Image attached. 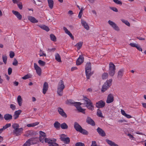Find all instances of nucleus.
<instances>
[{
    "instance_id": "obj_41",
    "label": "nucleus",
    "mask_w": 146,
    "mask_h": 146,
    "mask_svg": "<svg viewBox=\"0 0 146 146\" xmlns=\"http://www.w3.org/2000/svg\"><path fill=\"white\" fill-rule=\"evenodd\" d=\"M39 55L40 56H44L45 57L46 56V54L44 53V51L41 49L40 50Z\"/></svg>"
},
{
    "instance_id": "obj_30",
    "label": "nucleus",
    "mask_w": 146,
    "mask_h": 146,
    "mask_svg": "<svg viewBox=\"0 0 146 146\" xmlns=\"http://www.w3.org/2000/svg\"><path fill=\"white\" fill-rule=\"evenodd\" d=\"M22 99L21 96H19L17 98V101L19 105L20 106H21L22 105Z\"/></svg>"
},
{
    "instance_id": "obj_13",
    "label": "nucleus",
    "mask_w": 146,
    "mask_h": 146,
    "mask_svg": "<svg viewBox=\"0 0 146 146\" xmlns=\"http://www.w3.org/2000/svg\"><path fill=\"white\" fill-rule=\"evenodd\" d=\"M97 131L101 136L104 137L106 136V134L105 131L100 128L98 127L97 129Z\"/></svg>"
},
{
    "instance_id": "obj_32",
    "label": "nucleus",
    "mask_w": 146,
    "mask_h": 146,
    "mask_svg": "<svg viewBox=\"0 0 146 146\" xmlns=\"http://www.w3.org/2000/svg\"><path fill=\"white\" fill-rule=\"evenodd\" d=\"M39 27L42 29L45 30L47 31H49V28L44 25H40Z\"/></svg>"
},
{
    "instance_id": "obj_18",
    "label": "nucleus",
    "mask_w": 146,
    "mask_h": 146,
    "mask_svg": "<svg viewBox=\"0 0 146 146\" xmlns=\"http://www.w3.org/2000/svg\"><path fill=\"white\" fill-rule=\"evenodd\" d=\"M12 13L19 20H20L22 19V16L18 12L13 10Z\"/></svg>"
},
{
    "instance_id": "obj_17",
    "label": "nucleus",
    "mask_w": 146,
    "mask_h": 146,
    "mask_svg": "<svg viewBox=\"0 0 146 146\" xmlns=\"http://www.w3.org/2000/svg\"><path fill=\"white\" fill-rule=\"evenodd\" d=\"M21 112L22 111L20 110L16 111L14 112L13 115L14 119H17L19 117V115L21 114Z\"/></svg>"
},
{
    "instance_id": "obj_60",
    "label": "nucleus",
    "mask_w": 146,
    "mask_h": 146,
    "mask_svg": "<svg viewBox=\"0 0 146 146\" xmlns=\"http://www.w3.org/2000/svg\"><path fill=\"white\" fill-rule=\"evenodd\" d=\"M12 69L10 67L8 69V74L9 75H10L11 73H12Z\"/></svg>"
},
{
    "instance_id": "obj_24",
    "label": "nucleus",
    "mask_w": 146,
    "mask_h": 146,
    "mask_svg": "<svg viewBox=\"0 0 146 146\" xmlns=\"http://www.w3.org/2000/svg\"><path fill=\"white\" fill-rule=\"evenodd\" d=\"M124 72V69H120L118 72L117 78H121L122 77Z\"/></svg>"
},
{
    "instance_id": "obj_51",
    "label": "nucleus",
    "mask_w": 146,
    "mask_h": 146,
    "mask_svg": "<svg viewBox=\"0 0 146 146\" xmlns=\"http://www.w3.org/2000/svg\"><path fill=\"white\" fill-rule=\"evenodd\" d=\"M11 126V123L7 124L5 126H3V128L4 130H5V129H7V128H8L9 127H10Z\"/></svg>"
},
{
    "instance_id": "obj_62",
    "label": "nucleus",
    "mask_w": 146,
    "mask_h": 146,
    "mask_svg": "<svg viewBox=\"0 0 146 146\" xmlns=\"http://www.w3.org/2000/svg\"><path fill=\"white\" fill-rule=\"evenodd\" d=\"M137 44H136L135 43H131L130 44V45L131 46L133 47H136V46H137Z\"/></svg>"
},
{
    "instance_id": "obj_15",
    "label": "nucleus",
    "mask_w": 146,
    "mask_h": 146,
    "mask_svg": "<svg viewBox=\"0 0 146 146\" xmlns=\"http://www.w3.org/2000/svg\"><path fill=\"white\" fill-rule=\"evenodd\" d=\"M113 97L111 94H109L107 97L106 100V102L107 103H110L113 102Z\"/></svg>"
},
{
    "instance_id": "obj_64",
    "label": "nucleus",
    "mask_w": 146,
    "mask_h": 146,
    "mask_svg": "<svg viewBox=\"0 0 146 146\" xmlns=\"http://www.w3.org/2000/svg\"><path fill=\"white\" fill-rule=\"evenodd\" d=\"M110 8L111 10H112L114 11H115V12H118L117 9L115 7H111Z\"/></svg>"
},
{
    "instance_id": "obj_12",
    "label": "nucleus",
    "mask_w": 146,
    "mask_h": 146,
    "mask_svg": "<svg viewBox=\"0 0 146 146\" xmlns=\"http://www.w3.org/2000/svg\"><path fill=\"white\" fill-rule=\"evenodd\" d=\"M58 111L59 114L62 117H66L67 115L66 113L61 108L59 107L58 108Z\"/></svg>"
},
{
    "instance_id": "obj_22",
    "label": "nucleus",
    "mask_w": 146,
    "mask_h": 146,
    "mask_svg": "<svg viewBox=\"0 0 146 146\" xmlns=\"http://www.w3.org/2000/svg\"><path fill=\"white\" fill-rule=\"evenodd\" d=\"M81 23L83 26L87 30H88L89 29V27L87 23L84 21L82 20Z\"/></svg>"
},
{
    "instance_id": "obj_19",
    "label": "nucleus",
    "mask_w": 146,
    "mask_h": 146,
    "mask_svg": "<svg viewBox=\"0 0 146 146\" xmlns=\"http://www.w3.org/2000/svg\"><path fill=\"white\" fill-rule=\"evenodd\" d=\"M48 88V84L46 82H45L43 84V89L42 92L45 94L47 91Z\"/></svg>"
},
{
    "instance_id": "obj_34",
    "label": "nucleus",
    "mask_w": 146,
    "mask_h": 146,
    "mask_svg": "<svg viewBox=\"0 0 146 146\" xmlns=\"http://www.w3.org/2000/svg\"><path fill=\"white\" fill-rule=\"evenodd\" d=\"M55 59L58 62H61L60 57L58 53H56L55 55Z\"/></svg>"
},
{
    "instance_id": "obj_39",
    "label": "nucleus",
    "mask_w": 146,
    "mask_h": 146,
    "mask_svg": "<svg viewBox=\"0 0 146 146\" xmlns=\"http://www.w3.org/2000/svg\"><path fill=\"white\" fill-rule=\"evenodd\" d=\"M50 38L51 40L54 41L55 42L56 41V38L55 36L53 34H51L50 35Z\"/></svg>"
},
{
    "instance_id": "obj_9",
    "label": "nucleus",
    "mask_w": 146,
    "mask_h": 146,
    "mask_svg": "<svg viewBox=\"0 0 146 146\" xmlns=\"http://www.w3.org/2000/svg\"><path fill=\"white\" fill-rule=\"evenodd\" d=\"M34 67L36 71V73L38 75L40 76L42 72L41 68L35 63L34 64Z\"/></svg>"
},
{
    "instance_id": "obj_25",
    "label": "nucleus",
    "mask_w": 146,
    "mask_h": 146,
    "mask_svg": "<svg viewBox=\"0 0 146 146\" xmlns=\"http://www.w3.org/2000/svg\"><path fill=\"white\" fill-rule=\"evenodd\" d=\"M28 19L31 22L34 23H37L38 21L34 17L29 16L28 17Z\"/></svg>"
},
{
    "instance_id": "obj_56",
    "label": "nucleus",
    "mask_w": 146,
    "mask_h": 146,
    "mask_svg": "<svg viewBox=\"0 0 146 146\" xmlns=\"http://www.w3.org/2000/svg\"><path fill=\"white\" fill-rule=\"evenodd\" d=\"M76 146H85V145L83 143L78 142L76 143Z\"/></svg>"
},
{
    "instance_id": "obj_29",
    "label": "nucleus",
    "mask_w": 146,
    "mask_h": 146,
    "mask_svg": "<svg viewBox=\"0 0 146 146\" xmlns=\"http://www.w3.org/2000/svg\"><path fill=\"white\" fill-rule=\"evenodd\" d=\"M83 42L80 41L77 43L75 46H76L77 47L78 50H79L81 48L83 44Z\"/></svg>"
},
{
    "instance_id": "obj_58",
    "label": "nucleus",
    "mask_w": 146,
    "mask_h": 146,
    "mask_svg": "<svg viewBox=\"0 0 146 146\" xmlns=\"http://www.w3.org/2000/svg\"><path fill=\"white\" fill-rule=\"evenodd\" d=\"M10 107L13 110H15L16 109L15 106L13 104H11L10 106Z\"/></svg>"
},
{
    "instance_id": "obj_21",
    "label": "nucleus",
    "mask_w": 146,
    "mask_h": 146,
    "mask_svg": "<svg viewBox=\"0 0 146 146\" xmlns=\"http://www.w3.org/2000/svg\"><path fill=\"white\" fill-rule=\"evenodd\" d=\"M63 29L64 30L65 33L68 34V35H69V36L70 37V38H71V39H72V40L74 39L73 36L72 35V34L70 33V32L68 30L66 27H64Z\"/></svg>"
},
{
    "instance_id": "obj_10",
    "label": "nucleus",
    "mask_w": 146,
    "mask_h": 146,
    "mask_svg": "<svg viewBox=\"0 0 146 146\" xmlns=\"http://www.w3.org/2000/svg\"><path fill=\"white\" fill-rule=\"evenodd\" d=\"M34 139L33 138L28 139L22 146H30L31 144H34L33 141Z\"/></svg>"
},
{
    "instance_id": "obj_53",
    "label": "nucleus",
    "mask_w": 146,
    "mask_h": 146,
    "mask_svg": "<svg viewBox=\"0 0 146 146\" xmlns=\"http://www.w3.org/2000/svg\"><path fill=\"white\" fill-rule=\"evenodd\" d=\"M66 135L64 134H62L60 136V139L61 141H63V140L66 138Z\"/></svg>"
},
{
    "instance_id": "obj_27",
    "label": "nucleus",
    "mask_w": 146,
    "mask_h": 146,
    "mask_svg": "<svg viewBox=\"0 0 146 146\" xmlns=\"http://www.w3.org/2000/svg\"><path fill=\"white\" fill-rule=\"evenodd\" d=\"M54 127L57 129H59L60 127V123L57 121H56L54 124Z\"/></svg>"
},
{
    "instance_id": "obj_59",
    "label": "nucleus",
    "mask_w": 146,
    "mask_h": 146,
    "mask_svg": "<svg viewBox=\"0 0 146 146\" xmlns=\"http://www.w3.org/2000/svg\"><path fill=\"white\" fill-rule=\"evenodd\" d=\"M136 48L140 51H142V49L141 48V46L138 44L137 45V46H136Z\"/></svg>"
},
{
    "instance_id": "obj_45",
    "label": "nucleus",
    "mask_w": 146,
    "mask_h": 146,
    "mask_svg": "<svg viewBox=\"0 0 146 146\" xmlns=\"http://www.w3.org/2000/svg\"><path fill=\"white\" fill-rule=\"evenodd\" d=\"M39 137H46V135L45 133L42 131H39Z\"/></svg>"
},
{
    "instance_id": "obj_26",
    "label": "nucleus",
    "mask_w": 146,
    "mask_h": 146,
    "mask_svg": "<svg viewBox=\"0 0 146 146\" xmlns=\"http://www.w3.org/2000/svg\"><path fill=\"white\" fill-rule=\"evenodd\" d=\"M86 106L89 110L92 111L94 110V107L92 103L91 102L86 104Z\"/></svg>"
},
{
    "instance_id": "obj_43",
    "label": "nucleus",
    "mask_w": 146,
    "mask_h": 146,
    "mask_svg": "<svg viewBox=\"0 0 146 146\" xmlns=\"http://www.w3.org/2000/svg\"><path fill=\"white\" fill-rule=\"evenodd\" d=\"M38 62L40 65L42 66H44L46 64L45 62L40 60L38 61Z\"/></svg>"
},
{
    "instance_id": "obj_50",
    "label": "nucleus",
    "mask_w": 146,
    "mask_h": 146,
    "mask_svg": "<svg viewBox=\"0 0 146 146\" xmlns=\"http://www.w3.org/2000/svg\"><path fill=\"white\" fill-rule=\"evenodd\" d=\"M113 1L116 4L118 5H121L122 4V3L119 0H113Z\"/></svg>"
},
{
    "instance_id": "obj_48",
    "label": "nucleus",
    "mask_w": 146,
    "mask_h": 146,
    "mask_svg": "<svg viewBox=\"0 0 146 146\" xmlns=\"http://www.w3.org/2000/svg\"><path fill=\"white\" fill-rule=\"evenodd\" d=\"M108 74L107 73H104L102 76V78L103 79H105L107 78L108 77Z\"/></svg>"
},
{
    "instance_id": "obj_16",
    "label": "nucleus",
    "mask_w": 146,
    "mask_h": 146,
    "mask_svg": "<svg viewBox=\"0 0 146 146\" xmlns=\"http://www.w3.org/2000/svg\"><path fill=\"white\" fill-rule=\"evenodd\" d=\"M65 87V86L63 81L62 80H60L58 83L57 89H64Z\"/></svg>"
},
{
    "instance_id": "obj_57",
    "label": "nucleus",
    "mask_w": 146,
    "mask_h": 146,
    "mask_svg": "<svg viewBox=\"0 0 146 146\" xmlns=\"http://www.w3.org/2000/svg\"><path fill=\"white\" fill-rule=\"evenodd\" d=\"M18 7L20 9H22L23 8V5L21 3H17Z\"/></svg>"
},
{
    "instance_id": "obj_6",
    "label": "nucleus",
    "mask_w": 146,
    "mask_h": 146,
    "mask_svg": "<svg viewBox=\"0 0 146 146\" xmlns=\"http://www.w3.org/2000/svg\"><path fill=\"white\" fill-rule=\"evenodd\" d=\"M112 81V80L111 79L107 80L106 82L104 83L103 85L102 89V91L104 92L106 91L111 85Z\"/></svg>"
},
{
    "instance_id": "obj_36",
    "label": "nucleus",
    "mask_w": 146,
    "mask_h": 146,
    "mask_svg": "<svg viewBox=\"0 0 146 146\" xmlns=\"http://www.w3.org/2000/svg\"><path fill=\"white\" fill-rule=\"evenodd\" d=\"M83 100L85 102V104H86L91 102V101L86 97H84Z\"/></svg>"
},
{
    "instance_id": "obj_23",
    "label": "nucleus",
    "mask_w": 146,
    "mask_h": 146,
    "mask_svg": "<svg viewBox=\"0 0 146 146\" xmlns=\"http://www.w3.org/2000/svg\"><path fill=\"white\" fill-rule=\"evenodd\" d=\"M4 117L6 120H9L12 119V116L11 115L6 114L4 115Z\"/></svg>"
},
{
    "instance_id": "obj_28",
    "label": "nucleus",
    "mask_w": 146,
    "mask_h": 146,
    "mask_svg": "<svg viewBox=\"0 0 146 146\" xmlns=\"http://www.w3.org/2000/svg\"><path fill=\"white\" fill-rule=\"evenodd\" d=\"M49 8L52 9L53 8L54 2L52 0H47Z\"/></svg>"
},
{
    "instance_id": "obj_31",
    "label": "nucleus",
    "mask_w": 146,
    "mask_h": 146,
    "mask_svg": "<svg viewBox=\"0 0 146 146\" xmlns=\"http://www.w3.org/2000/svg\"><path fill=\"white\" fill-rule=\"evenodd\" d=\"M39 124V122H35L32 123H30L28 124L27 125V126L28 127H33Z\"/></svg>"
},
{
    "instance_id": "obj_46",
    "label": "nucleus",
    "mask_w": 146,
    "mask_h": 146,
    "mask_svg": "<svg viewBox=\"0 0 146 146\" xmlns=\"http://www.w3.org/2000/svg\"><path fill=\"white\" fill-rule=\"evenodd\" d=\"M121 21L123 23H124L125 25H126L128 26H130V24L129 22L125 20L124 19H122Z\"/></svg>"
},
{
    "instance_id": "obj_38",
    "label": "nucleus",
    "mask_w": 146,
    "mask_h": 146,
    "mask_svg": "<svg viewBox=\"0 0 146 146\" xmlns=\"http://www.w3.org/2000/svg\"><path fill=\"white\" fill-rule=\"evenodd\" d=\"M97 115L100 117H103V116L102 115L101 111L99 109H98L97 111Z\"/></svg>"
},
{
    "instance_id": "obj_52",
    "label": "nucleus",
    "mask_w": 146,
    "mask_h": 146,
    "mask_svg": "<svg viewBox=\"0 0 146 146\" xmlns=\"http://www.w3.org/2000/svg\"><path fill=\"white\" fill-rule=\"evenodd\" d=\"M15 56V54L14 52L11 51L10 52L9 56L11 58H13Z\"/></svg>"
},
{
    "instance_id": "obj_11",
    "label": "nucleus",
    "mask_w": 146,
    "mask_h": 146,
    "mask_svg": "<svg viewBox=\"0 0 146 146\" xmlns=\"http://www.w3.org/2000/svg\"><path fill=\"white\" fill-rule=\"evenodd\" d=\"M84 57L82 55L79 56V58L76 61V64L77 65H79L81 64L84 61Z\"/></svg>"
},
{
    "instance_id": "obj_37",
    "label": "nucleus",
    "mask_w": 146,
    "mask_h": 146,
    "mask_svg": "<svg viewBox=\"0 0 146 146\" xmlns=\"http://www.w3.org/2000/svg\"><path fill=\"white\" fill-rule=\"evenodd\" d=\"M77 109L79 112H82L83 113H85V109L82 108L80 106V107H78Z\"/></svg>"
},
{
    "instance_id": "obj_4",
    "label": "nucleus",
    "mask_w": 146,
    "mask_h": 146,
    "mask_svg": "<svg viewBox=\"0 0 146 146\" xmlns=\"http://www.w3.org/2000/svg\"><path fill=\"white\" fill-rule=\"evenodd\" d=\"M56 139H55L45 138V142L49 144V146H58V144L56 143Z\"/></svg>"
},
{
    "instance_id": "obj_49",
    "label": "nucleus",
    "mask_w": 146,
    "mask_h": 146,
    "mask_svg": "<svg viewBox=\"0 0 146 146\" xmlns=\"http://www.w3.org/2000/svg\"><path fill=\"white\" fill-rule=\"evenodd\" d=\"M75 102L73 100H70L67 101L66 104H74Z\"/></svg>"
},
{
    "instance_id": "obj_33",
    "label": "nucleus",
    "mask_w": 146,
    "mask_h": 146,
    "mask_svg": "<svg viewBox=\"0 0 146 146\" xmlns=\"http://www.w3.org/2000/svg\"><path fill=\"white\" fill-rule=\"evenodd\" d=\"M64 89H57V92L58 95L59 96H62L63 95V90Z\"/></svg>"
},
{
    "instance_id": "obj_2",
    "label": "nucleus",
    "mask_w": 146,
    "mask_h": 146,
    "mask_svg": "<svg viewBox=\"0 0 146 146\" xmlns=\"http://www.w3.org/2000/svg\"><path fill=\"white\" fill-rule=\"evenodd\" d=\"M74 127L77 131L84 135H88V132L86 130L83 129L81 126L77 122H75Z\"/></svg>"
},
{
    "instance_id": "obj_55",
    "label": "nucleus",
    "mask_w": 146,
    "mask_h": 146,
    "mask_svg": "<svg viewBox=\"0 0 146 146\" xmlns=\"http://www.w3.org/2000/svg\"><path fill=\"white\" fill-rule=\"evenodd\" d=\"M46 137H39V140L42 143H43L44 141H45V139L46 138Z\"/></svg>"
},
{
    "instance_id": "obj_1",
    "label": "nucleus",
    "mask_w": 146,
    "mask_h": 146,
    "mask_svg": "<svg viewBox=\"0 0 146 146\" xmlns=\"http://www.w3.org/2000/svg\"><path fill=\"white\" fill-rule=\"evenodd\" d=\"M12 126L14 129L13 131V135L16 136H19L22 133L23 129L22 127L19 128V124L15 123L13 124Z\"/></svg>"
},
{
    "instance_id": "obj_54",
    "label": "nucleus",
    "mask_w": 146,
    "mask_h": 146,
    "mask_svg": "<svg viewBox=\"0 0 146 146\" xmlns=\"http://www.w3.org/2000/svg\"><path fill=\"white\" fill-rule=\"evenodd\" d=\"M13 64L15 66H16L18 65V61L16 59H14L13 62Z\"/></svg>"
},
{
    "instance_id": "obj_44",
    "label": "nucleus",
    "mask_w": 146,
    "mask_h": 146,
    "mask_svg": "<svg viewBox=\"0 0 146 146\" xmlns=\"http://www.w3.org/2000/svg\"><path fill=\"white\" fill-rule=\"evenodd\" d=\"M2 59L3 62L5 64H6L7 63V57L6 56L4 55H3Z\"/></svg>"
},
{
    "instance_id": "obj_42",
    "label": "nucleus",
    "mask_w": 146,
    "mask_h": 146,
    "mask_svg": "<svg viewBox=\"0 0 146 146\" xmlns=\"http://www.w3.org/2000/svg\"><path fill=\"white\" fill-rule=\"evenodd\" d=\"M31 77V76L30 74H27L25 75L22 78L23 80H26Z\"/></svg>"
},
{
    "instance_id": "obj_3",
    "label": "nucleus",
    "mask_w": 146,
    "mask_h": 146,
    "mask_svg": "<svg viewBox=\"0 0 146 146\" xmlns=\"http://www.w3.org/2000/svg\"><path fill=\"white\" fill-rule=\"evenodd\" d=\"M85 70L86 78L87 79H89L90 77L92 74V73L91 72V64L90 62L87 63L86 66Z\"/></svg>"
},
{
    "instance_id": "obj_35",
    "label": "nucleus",
    "mask_w": 146,
    "mask_h": 146,
    "mask_svg": "<svg viewBox=\"0 0 146 146\" xmlns=\"http://www.w3.org/2000/svg\"><path fill=\"white\" fill-rule=\"evenodd\" d=\"M60 127L63 129H67L68 128V126L65 123H63L60 124Z\"/></svg>"
},
{
    "instance_id": "obj_61",
    "label": "nucleus",
    "mask_w": 146,
    "mask_h": 146,
    "mask_svg": "<svg viewBox=\"0 0 146 146\" xmlns=\"http://www.w3.org/2000/svg\"><path fill=\"white\" fill-rule=\"evenodd\" d=\"M127 135L129 137V138L131 139L134 140V137L131 134L128 133L127 134Z\"/></svg>"
},
{
    "instance_id": "obj_20",
    "label": "nucleus",
    "mask_w": 146,
    "mask_h": 146,
    "mask_svg": "<svg viewBox=\"0 0 146 146\" xmlns=\"http://www.w3.org/2000/svg\"><path fill=\"white\" fill-rule=\"evenodd\" d=\"M106 142L110 146H119L117 144L115 143L114 142L108 139H106Z\"/></svg>"
},
{
    "instance_id": "obj_7",
    "label": "nucleus",
    "mask_w": 146,
    "mask_h": 146,
    "mask_svg": "<svg viewBox=\"0 0 146 146\" xmlns=\"http://www.w3.org/2000/svg\"><path fill=\"white\" fill-rule=\"evenodd\" d=\"M109 24L115 30L119 31V27L116 24L112 21L109 20L108 21Z\"/></svg>"
},
{
    "instance_id": "obj_8",
    "label": "nucleus",
    "mask_w": 146,
    "mask_h": 146,
    "mask_svg": "<svg viewBox=\"0 0 146 146\" xmlns=\"http://www.w3.org/2000/svg\"><path fill=\"white\" fill-rule=\"evenodd\" d=\"M105 105V103L102 100H100L96 103V106L98 108H102Z\"/></svg>"
},
{
    "instance_id": "obj_63",
    "label": "nucleus",
    "mask_w": 146,
    "mask_h": 146,
    "mask_svg": "<svg viewBox=\"0 0 146 146\" xmlns=\"http://www.w3.org/2000/svg\"><path fill=\"white\" fill-rule=\"evenodd\" d=\"M97 144L95 141H92L91 146H97Z\"/></svg>"
},
{
    "instance_id": "obj_5",
    "label": "nucleus",
    "mask_w": 146,
    "mask_h": 146,
    "mask_svg": "<svg viewBox=\"0 0 146 146\" xmlns=\"http://www.w3.org/2000/svg\"><path fill=\"white\" fill-rule=\"evenodd\" d=\"M115 66L113 63L110 62L109 64V74L111 76H113L115 74Z\"/></svg>"
},
{
    "instance_id": "obj_47",
    "label": "nucleus",
    "mask_w": 146,
    "mask_h": 146,
    "mask_svg": "<svg viewBox=\"0 0 146 146\" xmlns=\"http://www.w3.org/2000/svg\"><path fill=\"white\" fill-rule=\"evenodd\" d=\"M64 143L66 144L68 143L70 141V139L67 137L63 141Z\"/></svg>"
},
{
    "instance_id": "obj_14",
    "label": "nucleus",
    "mask_w": 146,
    "mask_h": 146,
    "mask_svg": "<svg viewBox=\"0 0 146 146\" xmlns=\"http://www.w3.org/2000/svg\"><path fill=\"white\" fill-rule=\"evenodd\" d=\"M86 122L88 124L91 125L92 126L95 125V124L94 120L90 117H88L86 118Z\"/></svg>"
},
{
    "instance_id": "obj_40",
    "label": "nucleus",
    "mask_w": 146,
    "mask_h": 146,
    "mask_svg": "<svg viewBox=\"0 0 146 146\" xmlns=\"http://www.w3.org/2000/svg\"><path fill=\"white\" fill-rule=\"evenodd\" d=\"M82 104L80 102H75L74 104V105L77 109L78 108L80 107Z\"/></svg>"
}]
</instances>
